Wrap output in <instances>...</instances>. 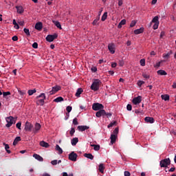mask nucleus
I'll list each match as a JSON object with an SVG mask.
<instances>
[{
    "label": "nucleus",
    "mask_w": 176,
    "mask_h": 176,
    "mask_svg": "<svg viewBox=\"0 0 176 176\" xmlns=\"http://www.w3.org/2000/svg\"><path fill=\"white\" fill-rule=\"evenodd\" d=\"M101 85V80L99 79H96L94 80L91 85V90H94V91H98L100 89V85Z\"/></svg>",
    "instance_id": "1"
},
{
    "label": "nucleus",
    "mask_w": 176,
    "mask_h": 176,
    "mask_svg": "<svg viewBox=\"0 0 176 176\" xmlns=\"http://www.w3.org/2000/svg\"><path fill=\"white\" fill-rule=\"evenodd\" d=\"M36 99L38 100L36 101L37 105H41V107L45 105V100H46V96H45V94H41L39 96H36Z\"/></svg>",
    "instance_id": "2"
},
{
    "label": "nucleus",
    "mask_w": 176,
    "mask_h": 176,
    "mask_svg": "<svg viewBox=\"0 0 176 176\" xmlns=\"http://www.w3.org/2000/svg\"><path fill=\"white\" fill-rule=\"evenodd\" d=\"M7 124H6V126L8 128L12 127V124H14L16 123V120H14V118L13 116H9L6 118Z\"/></svg>",
    "instance_id": "3"
},
{
    "label": "nucleus",
    "mask_w": 176,
    "mask_h": 176,
    "mask_svg": "<svg viewBox=\"0 0 176 176\" xmlns=\"http://www.w3.org/2000/svg\"><path fill=\"white\" fill-rule=\"evenodd\" d=\"M160 164V167H167V166H170V164H171V160H170V158H166L161 160Z\"/></svg>",
    "instance_id": "4"
},
{
    "label": "nucleus",
    "mask_w": 176,
    "mask_h": 176,
    "mask_svg": "<svg viewBox=\"0 0 176 176\" xmlns=\"http://www.w3.org/2000/svg\"><path fill=\"white\" fill-rule=\"evenodd\" d=\"M92 109L94 111H101L104 109V105L101 103H94L92 105Z\"/></svg>",
    "instance_id": "5"
},
{
    "label": "nucleus",
    "mask_w": 176,
    "mask_h": 176,
    "mask_svg": "<svg viewBox=\"0 0 176 176\" xmlns=\"http://www.w3.org/2000/svg\"><path fill=\"white\" fill-rule=\"evenodd\" d=\"M77 159L78 154H76L75 151H72L69 154V160H71L72 162H76Z\"/></svg>",
    "instance_id": "6"
},
{
    "label": "nucleus",
    "mask_w": 176,
    "mask_h": 176,
    "mask_svg": "<svg viewBox=\"0 0 176 176\" xmlns=\"http://www.w3.org/2000/svg\"><path fill=\"white\" fill-rule=\"evenodd\" d=\"M58 36V35L57 34H54L53 35L49 34L47 36L45 39L47 42H53V41H54V39H57Z\"/></svg>",
    "instance_id": "7"
},
{
    "label": "nucleus",
    "mask_w": 176,
    "mask_h": 176,
    "mask_svg": "<svg viewBox=\"0 0 176 176\" xmlns=\"http://www.w3.org/2000/svg\"><path fill=\"white\" fill-rule=\"evenodd\" d=\"M59 90H61V87H60L59 85L53 87L52 89L50 91V96L56 94V93H57V91H59Z\"/></svg>",
    "instance_id": "8"
},
{
    "label": "nucleus",
    "mask_w": 176,
    "mask_h": 176,
    "mask_svg": "<svg viewBox=\"0 0 176 176\" xmlns=\"http://www.w3.org/2000/svg\"><path fill=\"white\" fill-rule=\"evenodd\" d=\"M105 115H107V111H105L104 109H102V110H99L96 113V118H101V116H105Z\"/></svg>",
    "instance_id": "9"
},
{
    "label": "nucleus",
    "mask_w": 176,
    "mask_h": 176,
    "mask_svg": "<svg viewBox=\"0 0 176 176\" xmlns=\"http://www.w3.org/2000/svg\"><path fill=\"white\" fill-rule=\"evenodd\" d=\"M142 98L140 96L136 98H134L132 100L133 104H134V105H137L141 103V101H142Z\"/></svg>",
    "instance_id": "10"
},
{
    "label": "nucleus",
    "mask_w": 176,
    "mask_h": 176,
    "mask_svg": "<svg viewBox=\"0 0 176 176\" xmlns=\"http://www.w3.org/2000/svg\"><path fill=\"white\" fill-rule=\"evenodd\" d=\"M33 125H32L30 122L27 121L25 124V131H31L32 130Z\"/></svg>",
    "instance_id": "11"
},
{
    "label": "nucleus",
    "mask_w": 176,
    "mask_h": 176,
    "mask_svg": "<svg viewBox=\"0 0 176 176\" xmlns=\"http://www.w3.org/2000/svg\"><path fill=\"white\" fill-rule=\"evenodd\" d=\"M41 124L36 122L35 125H34V129H33V132L34 133V134H36V133H38V131H39L41 130Z\"/></svg>",
    "instance_id": "12"
},
{
    "label": "nucleus",
    "mask_w": 176,
    "mask_h": 176,
    "mask_svg": "<svg viewBox=\"0 0 176 176\" xmlns=\"http://www.w3.org/2000/svg\"><path fill=\"white\" fill-rule=\"evenodd\" d=\"M108 49L111 54H114L115 53V44L110 43L108 45Z\"/></svg>",
    "instance_id": "13"
},
{
    "label": "nucleus",
    "mask_w": 176,
    "mask_h": 176,
    "mask_svg": "<svg viewBox=\"0 0 176 176\" xmlns=\"http://www.w3.org/2000/svg\"><path fill=\"white\" fill-rule=\"evenodd\" d=\"M35 28L37 31H42V28H43V23L42 22H38L35 25Z\"/></svg>",
    "instance_id": "14"
},
{
    "label": "nucleus",
    "mask_w": 176,
    "mask_h": 176,
    "mask_svg": "<svg viewBox=\"0 0 176 176\" xmlns=\"http://www.w3.org/2000/svg\"><path fill=\"white\" fill-rule=\"evenodd\" d=\"M77 129L79 131H85V130H89L90 127L86 125H80L77 127Z\"/></svg>",
    "instance_id": "15"
},
{
    "label": "nucleus",
    "mask_w": 176,
    "mask_h": 176,
    "mask_svg": "<svg viewBox=\"0 0 176 176\" xmlns=\"http://www.w3.org/2000/svg\"><path fill=\"white\" fill-rule=\"evenodd\" d=\"M145 122H146V123H154L155 122V119H153V118L152 117H146L144 118Z\"/></svg>",
    "instance_id": "16"
},
{
    "label": "nucleus",
    "mask_w": 176,
    "mask_h": 176,
    "mask_svg": "<svg viewBox=\"0 0 176 176\" xmlns=\"http://www.w3.org/2000/svg\"><path fill=\"white\" fill-rule=\"evenodd\" d=\"M40 146H43V148H49V146H50V145H49V143H47L43 140L40 142Z\"/></svg>",
    "instance_id": "17"
},
{
    "label": "nucleus",
    "mask_w": 176,
    "mask_h": 176,
    "mask_svg": "<svg viewBox=\"0 0 176 176\" xmlns=\"http://www.w3.org/2000/svg\"><path fill=\"white\" fill-rule=\"evenodd\" d=\"M33 157H34V159H36V160H38V162H43V157L38 154H34Z\"/></svg>",
    "instance_id": "18"
},
{
    "label": "nucleus",
    "mask_w": 176,
    "mask_h": 176,
    "mask_svg": "<svg viewBox=\"0 0 176 176\" xmlns=\"http://www.w3.org/2000/svg\"><path fill=\"white\" fill-rule=\"evenodd\" d=\"M16 9L17 10V12L21 14V13H24V8H23V6H16Z\"/></svg>",
    "instance_id": "19"
},
{
    "label": "nucleus",
    "mask_w": 176,
    "mask_h": 176,
    "mask_svg": "<svg viewBox=\"0 0 176 176\" xmlns=\"http://www.w3.org/2000/svg\"><path fill=\"white\" fill-rule=\"evenodd\" d=\"M84 157H87V159H89L90 160H93V159H94V156L91 153H85Z\"/></svg>",
    "instance_id": "20"
},
{
    "label": "nucleus",
    "mask_w": 176,
    "mask_h": 176,
    "mask_svg": "<svg viewBox=\"0 0 176 176\" xmlns=\"http://www.w3.org/2000/svg\"><path fill=\"white\" fill-rule=\"evenodd\" d=\"M173 54V51L170 50V52H168L166 54H163V58H166V60H168V58H170V56Z\"/></svg>",
    "instance_id": "21"
},
{
    "label": "nucleus",
    "mask_w": 176,
    "mask_h": 176,
    "mask_svg": "<svg viewBox=\"0 0 176 176\" xmlns=\"http://www.w3.org/2000/svg\"><path fill=\"white\" fill-rule=\"evenodd\" d=\"M98 170L101 174H104V170H105V166H104V164H100Z\"/></svg>",
    "instance_id": "22"
},
{
    "label": "nucleus",
    "mask_w": 176,
    "mask_h": 176,
    "mask_svg": "<svg viewBox=\"0 0 176 176\" xmlns=\"http://www.w3.org/2000/svg\"><path fill=\"white\" fill-rule=\"evenodd\" d=\"M142 32H144V28H140V29H137L134 30V34L135 35H138L140 34H142Z\"/></svg>",
    "instance_id": "23"
},
{
    "label": "nucleus",
    "mask_w": 176,
    "mask_h": 176,
    "mask_svg": "<svg viewBox=\"0 0 176 176\" xmlns=\"http://www.w3.org/2000/svg\"><path fill=\"white\" fill-rule=\"evenodd\" d=\"M110 140H111V144H115L116 142V135L111 134L110 137Z\"/></svg>",
    "instance_id": "24"
},
{
    "label": "nucleus",
    "mask_w": 176,
    "mask_h": 176,
    "mask_svg": "<svg viewBox=\"0 0 176 176\" xmlns=\"http://www.w3.org/2000/svg\"><path fill=\"white\" fill-rule=\"evenodd\" d=\"M83 93V89L78 88L76 91V93L75 94L76 97H80V94Z\"/></svg>",
    "instance_id": "25"
},
{
    "label": "nucleus",
    "mask_w": 176,
    "mask_h": 176,
    "mask_svg": "<svg viewBox=\"0 0 176 176\" xmlns=\"http://www.w3.org/2000/svg\"><path fill=\"white\" fill-rule=\"evenodd\" d=\"M72 145H73V146H75V145H76L77 142H79V139L78 138H74L72 141Z\"/></svg>",
    "instance_id": "26"
},
{
    "label": "nucleus",
    "mask_w": 176,
    "mask_h": 176,
    "mask_svg": "<svg viewBox=\"0 0 176 176\" xmlns=\"http://www.w3.org/2000/svg\"><path fill=\"white\" fill-rule=\"evenodd\" d=\"M20 141H21V138L20 136H17L13 142V145L16 146V144Z\"/></svg>",
    "instance_id": "27"
},
{
    "label": "nucleus",
    "mask_w": 176,
    "mask_h": 176,
    "mask_svg": "<svg viewBox=\"0 0 176 176\" xmlns=\"http://www.w3.org/2000/svg\"><path fill=\"white\" fill-rule=\"evenodd\" d=\"M56 151H58L59 155L63 153V148L60 147L58 144L56 145Z\"/></svg>",
    "instance_id": "28"
},
{
    "label": "nucleus",
    "mask_w": 176,
    "mask_h": 176,
    "mask_svg": "<svg viewBox=\"0 0 176 176\" xmlns=\"http://www.w3.org/2000/svg\"><path fill=\"white\" fill-rule=\"evenodd\" d=\"M126 24V19H122L118 25V28H122V25Z\"/></svg>",
    "instance_id": "29"
},
{
    "label": "nucleus",
    "mask_w": 176,
    "mask_h": 176,
    "mask_svg": "<svg viewBox=\"0 0 176 176\" xmlns=\"http://www.w3.org/2000/svg\"><path fill=\"white\" fill-rule=\"evenodd\" d=\"M152 23H159V16H155V17L152 19V21H151V22L150 24H152Z\"/></svg>",
    "instance_id": "30"
},
{
    "label": "nucleus",
    "mask_w": 176,
    "mask_h": 176,
    "mask_svg": "<svg viewBox=\"0 0 176 176\" xmlns=\"http://www.w3.org/2000/svg\"><path fill=\"white\" fill-rule=\"evenodd\" d=\"M54 102H61V101H64V98L61 96H59L54 100Z\"/></svg>",
    "instance_id": "31"
},
{
    "label": "nucleus",
    "mask_w": 176,
    "mask_h": 176,
    "mask_svg": "<svg viewBox=\"0 0 176 176\" xmlns=\"http://www.w3.org/2000/svg\"><path fill=\"white\" fill-rule=\"evenodd\" d=\"M157 74H158V75H161V76H163V75H167V72H166V71H164V70H158L157 72Z\"/></svg>",
    "instance_id": "32"
},
{
    "label": "nucleus",
    "mask_w": 176,
    "mask_h": 176,
    "mask_svg": "<svg viewBox=\"0 0 176 176\" xmlns=\"http://www.w3.org/2000/svg\"><path fill=\"white\" fill-rule=\"evenodd\" d=\"M162 100H164V101H168L170 100V96L166 94V95H162Z\"/></svg>",
    "instance_id": "33"
},
{
    "label": "nucleus",
    "mask_w": 176,
    "mask_h": 176,
    "mask_svg": "<svg viewBox=\"0 0 176 176\" xmlns=\"http://www.w3.org/2000/svg\"><path fill=\"white\" fill-rule=\"evenodd\" d=\"M107 17H108V12H105L102 16V18H101L102 21H105L107 20Z\"/></svg>",
    "instance_id": "34"
},
{
    "label": "nucleus",
    "mask_w": 176,
    "mask_h": 176,
    "mask_svg": "<svg viewBox=\"0 0 176 176\" xmlns=\"http://www.w3.org/2000/svg\"><path fill=\"white\" fill-rule=\"evenodd\" d=\"M36 93V89H29L28 91V94H29V96H32V94Z\"/></svg>",
    "instance_id": "35"
},
{
    "label": "nucleus",
    "mask_w": 176,
    "mask_h": 176,
    "mask_svg": "<svg viewBox=\"0 0 176 176\" xmlns=\"http://www.w3.org/2000/svg\"><path fill=\"white\" fill-rule=\"evenodd\" d=\"M3 145H5V149L7 153H11L10 150H9V148H10L9 146V144H6V143H3Z\"/></svg>",
    "instance_id": "36"
},
{
    "label": "nucleus",
    "mask_w": 176,
    "mask_h": 176,
    "mask_svg": "<svg viewBox=\"0 0 176 176\" xmlns=\"http://www.w3.org/2000/svg\"><path fill=\"white\" fill-rule=\"evenodd\" d=\"M12 24L14 25V28H16V30H19V28H20V26H19L17 22H16V19H13Z\"/></svg>",
    "instance_id": "37"
},
{
    "label": "nucleus",
    "mask_w": 176,
    "mask_h": 176,
    "mask_svg": "<svg viewBox=\"0 0 176 176\" xmlns=\"http://www.w3.org/2000/svg\"><path fill=\"white\" fill-rule=\"evenodd\" d=\"M100 20V16L94 19V21L92 22L93 25H98V21Z\"/></svg>",
    "instance_id": "38"
},
{
    "label": "nucleus",
    "mask_w": 176,
    "mask_h": 176,
    "mask_svg": "<svg viewBox=\"0 0 176 176\" xmlns=\"http://www.w3.org/2000/svg\"><path fill=\"white\" fill-rule=\"evenodd\" d=\"M54 24L57 27V28H59V30H62L61 28V24L58 21H54Z\"/></svg>",
    "instance_id": "39"
},
{
    "label": "nucleus",
    "mask_w": 176,
    "mask_h": 176,
    "mask_svg": "<svg viewBox=\"0 0 176 176\" xmlns=\"http://www.w3.org/2000/svg\"><path fill=\"white\" fill-rule=\"evenodd\" d=\"M23 32L27 35V36H30L31 34L30 33V30L27 28L23 29Z\"/></svg>",
    "instance_id": "40"
},
{
    "label": "nucleus",
    "mask_w": 176,
    "mask_h": 176,
    "mask_svg": "<svg viewBox=\"0 0 176 176\" xmlns=\"http://www.w3.org/2000/svg\"><path fill=\"white\" fill-rule=\"evenodd\" d=\"M91 146H93L94 151H98L100 149V145L98 144H91Z\"/></svg>",
    "instance_id": "41"
},
{
    "label": "nucleus",
    "mask_w": 176,
    "mask_h": 176,
    "mask_svg": "<svg viewBox=\"0 0 176 176\" xmlns=\"http://www.w3.org/2000/svg\"><path fill=\"white\" fill-rule=\"evenodd\" d=\"M66 111L67 112V116H69V112H71V111H72V107H71V106L67 107Z\"/></svg>",
    "instance_id": "42"
},
{
    "label": "nucleus",
    "mask_w": 176,
    "mask_h": 176,
    "mask_svg": "<svg viewBox=\"0 0 176 176\" xmlns=\"http://www.w3.org/2000/svg\"><path fill=\"white\" fill-rule=\"evenodd\" d=\"M117 122L116 121H113L112 122H111L108 126V129H110V127H113V126H116Z\"/></svg>",
    "instance_id": "43"
},
{
    "label": "nucleus",
    "mask_w": 176,
    "mask_h": 176,
    "mask_svg": "<svg viewBox=\"0 0 176 176\" xmlns=\"http://www.w3.org/2000/svg\"><path fill=\"white\" fill-rule=\"evenodd\" d=\"M73 124H74V126H78V124H79V122H78V118H75L73 120Z\"/></svg>",
    "instance_id": "44"
},
{
    "label": "nucleus",
    "mask_w": 176,
    "mask_h": 176,
    "mask_svg": "<svg viewBox=\"0 0 176 176\" xmlns=\"http://www.w3.org/2000/svg\"><path fill=\"white\" fill-rule=\"evenodd\" d=\"M162 63H163V60H161L160 62H157L155 65L154 67L155 68H159V67H160V64H162Z\"/></svg>",
    "instance_id": "45"
},
{
    "label": "nucleus",
    "mask_w": 176,
    "mask_h": 176,
    "mask_svg": "<svg viewBox=\"0 0 176 176\" xmlns=\"http://www.w3.org/2000/svg\"><path fill=\"white\" fill-rule=\"evenodd\" d=\"M70 135L72 137L75 134V128H72L69 132Z\"/></svg>",
    "instance_id": "46"
},
{
    "label": "nucleus",
    "mask_w": 176,
    "mask_h": 176,
    "mask_svg": "<svg viewBox=\"0 0 176 176\" xmlns=\"http://www.w3.org/2000/svg\"><path fill=\"white\" fill-rule=\"evenodd\" d=\"M135 24H137V21H132L131 22L130 27L132 28L133 27H135Z\"/></svg>",
    "instance_id": "47"
},
{
    "label": "nucleus",
    "mask_w": 176,
    "mask_h": 176,
    "mask_svg": "<svg viewBox=\"0 0 176 176\" xmlns=\"http://www.w3.org/2000/svg\"><path fill=\"white\" fill-rule=\"evenodd\" d=\"M16 126L19 130H21V122L16 123Z\"/></svg>",
    "instance_id": "48"
},
{
    "label": "nucleus",
    "mask_w": 176,
    "mask_h": 176,
    "mask_svg": "<svg viewBox=\"0 0 176 176\" xmlns=\"http://www.w3.org/2000/svg\"><path fill=\"white\" fill-rule=\"evenodd\" d=\"M140 65H142V67H145V59L140 60Z\"/></svg>",
    "instance_id": "49"
},
{
    "label": "nucleus",
    "mask_w": 176,
    "mask_h": 176,
    "mask_svg": "<svg viewBox=\"0 0 176 176\" xmlns=\"http://www.w3.org/2000/svg\"><path fill=\"white\" fill-rule=\"evenodd\" d=\"M144 83H145V82L142 81V80H139L138 81V85L141 87L142 86V85H144Z\"/></svg>",
    "instance_id": "50"
},
{
    "label": "nucleus",
    "mask_w": 176,
    "mask_h": 176,
    "mask_svg": "<svg viewBox=\"0 0 176 176\" xmlns=\"http://www.w3.org/2000/svg\"><path fill=\"white\" fill-rule=\"evenodd\" d=\"M126 109L127 111H131V109H133V107L131 106V104H127Z\"/></svg>",
    "instance_id": "51"
},
{
    "label": "nucleus",
    "mask_w": 176,
    "mask_h": 176,
    "mask_svg": "<svg viewBox=\"0 0 176 176\" xmlns=\"http://www.w3.org/2000/svg\"><path fill=\"white\" fill-rule=\"evenodd\" d=\"M119 65L120 67H123V65H124V60H119Z\"/></svg>",
    "instance_id": "52"
},
{
    "label": "nucleus",
    "mask_w": 176,
    "mask_h": 176,
    "mask_svg": "<svg viewBox=\"0 0 176 176\" xmlns=\"http://www.w3.org/2000/svg\"><path fill=\"white\" fill-rule=\"evenodd\" d=\"M153 28V30H157L159 28V23H154Z\"/></svg>",
    "instance_id": "53"
},
{
    "label": "nucleus",
    "mask_w": 176,
    "mask_h": 176,
    "mask_svg": "<svg viewBox=\"0 0 176 176\" xmlns=\"http://www.w3.org/2000/svg\"><path fill=\"white\" fill-rule=\"evenodd\" d=\"M3 97H6L7 96H10V91H6L3 93Z\"/></svg>",
    "instance_id": "54"
},
{
    "label": "nucleus",
    "mask_w": 176,
    "mask_h": 176,
    "mask_svg": "<svg viewBox=\"0 0 176 176\" xmlns=\"http://www.w3.org/2000/svg\"><path fill=\"white\" fill-rule=\"evenodd\" d=\"M32 48L33 49H38V43H34L32 44Z\"/></svg>",
    "instance_id": "55"
},
{
    "label": "nucleus",
    "mask_w": 176,
    "mask_h": 176,
    "mask_svg": "<svg viewBox=\"0 0 176 176\" xmlns=\"http://www.w3.org/2000/svg\"><path fill=\"white\" fill-rule=\"evenodd\" d=\"M63 176H74V174L71 173V174L68 175V173H67V172H63Z\"/></svg>",
    "instance_id": "56"
},
{
    "label": "nucleus",
    "mask_w": 176,
    "mask_h": 176,
    "mask_svg": "<svg viewBox=\"0 0 176 176\" xmlns=\"http://www.w3.org/2000/svg\"><path fill=\"white\" fill-rule=\"evenodd\" d=\"M51 164H52V166H56V164H57V160H52L51 162Z\"/></svg>",
    "instance_id": "57"
},
{
    "label": "nucleus",
    "mask_w": 176,
    "mask_h": 176,
    "mask_svg": "<svg viewBox=\"0 0 176 176\" xmlns=\"http://www.w3.org/2000/svg\"><path fill=\"white\" fill-rule=\"evenodd\" d=\"M118 133H119V128H116L113 131V134L115 135H116V134H118Z\"/></svg>",
    "instance_id": "58"
},
{
    "label": "nucleus",
    "mask_w": 176,
    "mask_h": 176,
    "mask_svg": "<svg viewBox=\"0 0 176 176\" xmlns=\"http://www.w3.org/2000/svg\"><path fill=\"white\" fill-rule=\"evenodd\" d=\"M12 41H14V42H16V41H19V37H17V36H14L12 38Z\"/></svg>",
    "instance_id": "59"
},
{
    "label": "nucleus",
    "mask_w": 176,
    "mask_h": 176,
    "mask_svg": "<svg viewBox=\"0 0 176 176\" xmlns=\"http://www.w3.org/2000/svg\"><path fill=\"white\" fill-rule=\"evenodd\" d=\"M142 76H143V78H145V79H149V78H150L149 75H148L146 74H143Z\"/></svg>",
    "instance_id": "60"
},
{
    "label": "nucleus",
    "mask_w": 176,
    "mask_h": 176,
    "mask_svg": "<svg viewBox=\"0 0 176 176\" xmlns=\"http://www.w3.org/2000/svg\"><path fill=\"white\" fill-rule=\"evenodd\" d=\"M124 176H130L131 173H130V172L126 170V171L124 172Z\"/></svg>",
    "instance_id": "61"
},
{
    "label": "nucleus",
    "mask_w": 176,
    "mask_h": 176,
    "mask_svg": "<svg viewBox=\"0 0 176 176\" xmlns=\"http://www.w3.org/2000/svg\"><path fill=\"white\" fill-rule=\"evenodd\" d=\"M123 5V0H118V6H122Z\"/></svg>",
    "instance_id": "62"
},
{
    "label": "nucleus",
    "mask_w": 176,
    "mask_h": 176,
    "mask_svg": "<svg viewBox=\"0 0 176 176\" xmlns=\"http://www.w3.org/2000/svg\"><path fill=\"white\" fill-rule=\"evenodd\" d=\"M92 72H97V67H94L91 69Z\"/></svg>",
    "instance_id": "63"
},
{
    "label": "nucleus",
    "mask_w": 176,
    "mask_h": 176,
    "mask_svg": "<svg viewBox=\"0 0 176 176\" xmlns=\"http://www.w3.org/2000/svg\"><path fill=\"white\" fill-rule=\"evenodd\" d=\"M40 176H51L50 174L47 173H43L42 175H41Z\"/></svg>",
    "instance_id": "64"
}]
</instances>
